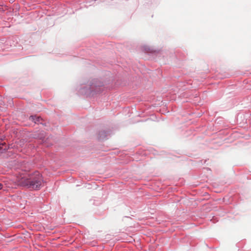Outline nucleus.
I'll return each instance as SVG.
<instances>
[{"mask_svg":"<svg viewBox=\"0 0 251 251\" xmlns=\"http://www.w3.org/2000/svg\"><path fill=\"white\" fill-rule=\"evenodd\" d=\"M24 164L25 163L22 165L21 171L19 172L17 176V183L18 185L34 190H40L43 182L42 175L38 171L28 173L29 168L23 166Z\"/></svg>","mask_w":251,"mask_h":251,"instance_id":"nucleus-1","label":"nucleus"},{"mask_svg":"<svg viewBox=\"0 0 251 251\" xmlns=\"http://www.w3.org/2000/svg\"><path fill=\"white\" fill-rule=\"evenodd\" d=\"M29 120L34 122L35 124H43L44 125L42 121H43V119L40 116H36V115H31L29 117Z\"/></svg>","mask_w":251,"mask_h":251,"instance_id":"nucleus-2","label":"nucleus"},{"mask_svg":"<svg viewBox=\"0 0 251 251\" xmlns=\"http://www.w3.org/2000/svg\"><path fill=\"white\" fill-rule=\"evenodd\" d=\"M45 136L46 132L44 131H41L38 132L37 133L35 134L34 137L35 138H38L43 141L44 138H45Z\"/></svg>","mask_w":251,"mask_h":251,"instance_id":"nucleus-3","label":"nucleus"},{"mask_svg":"<svg viewBox=\"0 0 251 251\" xmlns=\"http://www.w3.org/2000/svg\"><path fill=\"white\" fill-rule=\"evenodd\" d=\"M98 136L99 139L103 140L106 138L107 136V132L105 130L100 131L99 132Z\"/></svg>","mask_w":251,"mask_h":251,"instance_id":"nucleus-4","label":"nucleus"},{"mask_svg":"<svg viewBox=\"0 0 251 251\" xmlns=\"http://www.w3.org/2000/svg\"><path fill=\"white\" fill-rule=\"evenodd\" d=\"M141 49L142 51H144L146 53H152L154 52L152 49L147 46H144L142 47Z\"/></svg>","mask_w":251,"mask_h":251,"instance_id":"nucleus-5","label":"nucleus"},{"mask_svg":"<svg viewBox=\"0 0 251 251\" xmlns=\"http://www.w3.org/2000/svg\"><path fill=\"white\" fill-rule=\"evenodd\" d=\"M91 91H96V92L98 91V90L97 88H94V85H93V84L91 85Z\"/></svg>","mask_w":251,"mask_h":251,"instance_id":"nucleus-6","label":"nucleus"},{"mask_svg":"<svg viewBox=\"0 0 251 251\" xmlns=\"http://www.w3.org/2000/svg\"><path fill=\"white\" fill-rule=\"evenodd\" d=\"M2 185L1 183H0V190L2 189Z\"/></svg>","mask_w":251,"mask_h":251,"instance_id":"nucleus-7","label":"nucleus"},{"mask_svg":"<svg viewBox=\"0 0 251 251\" xmlns=\"http://www.w3.org/2000/svg\"><path fill=\"white\" fill-rule=\"evenodd\" d=\"M1 9V6L0 5V9Z\"/></svg>","mask_w":251,"mask_h":251,"instance_id":"nucleus-8","label":"nucleus"}]
</instances>
